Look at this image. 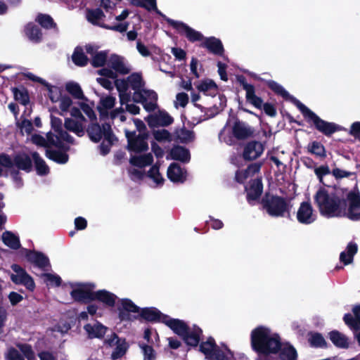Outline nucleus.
Listing matches in <instances>:
<instances>
[{"label": "nucleus", "instance_id": "30", "mask_svg": "<svg viewBox=\"0 0 360 360\" xmlns=\"http://www.w3.org/2000/svg\"><path fill=\"white\" fill-rule=\"evenodd\" d=\"M139 314L144 319L149 321H158L162 322L163 317L167 316V315L162 314L159 310L154 307L140 309Z\"/></svg>", "mask_w": 360, "mask_h": 360}, {"label": "nucleus", "instance_id": "51", "mask_svg": "<svg viewBox=\"0 0 360 360\" xmlns=\"http://www.w3.org/2000/svg\"><path fill=\"white\" fill-rule=\"evenodd\" d=\"M74 63L79 66H84L87 64L88 58L84 55V49L81 47H77L72 56Z\"/></svg>", "mask_w": 360, "mask_h": 360}, {"label": "nucleus", "instance_id": "62", "mask_svg": "<svg viewBox=\"0 0 360 360\" xmlns=\"http://www.w3.org/2000/svg\"><path fill=\"white\" fill-rule=\"evenodd\" d=\"M121 305L123 310L129 312L139 313L140 308L134 304L130 300L122 299L121 300Z\"/></svg>", "mask_w": 360, "mask_h": 360}, {"label": "nucleus", "instance_id": "26", "mask_svg": "<svg viewBox=\"0 0 360 360\" xmlns=\"http://www.w3.org/2000/svg\"><path fill=\"white\" fill-rule=\"evenodd\" d=\"M85 122L86 120L66 118L64 126L66 129L75 133L78 136H82L84 134Z\"/></svg>", "mask_w": 360, "mask_h": 360}, {"label": "nucleus", "instance_id": "45", "mask_svg": "<svg viewBox=\"0 0 360 360\" xmlns=\"http://www.w3.org/2000/svg\"><path fill=\"white\" fill-rule=\"evenodd\" d=\"M147 176L153 181V187H160L165 182V179L160 173L159 167L157 165H154L150 169Z\"/></svg>", "mask_w": 360, "mask_h": 360}, {"label": "nucleus", "instance_id": "3", "mask_svg": "<svg viewBox=\"0 0 360 360\" xmlns=\"http://www.w3.org/2000/svg\"><path fill=\"white\" fill-rule=\"evenodd\" d=\"M200 351L208 360H232L233 358V353L227 347L217 346L212 338H209L201 342Z\"/></svg>", "mask_w": 360, "mask_h": 360}, {"label": "nucleus", "instance_id": "4", "mask_svg": "<svg viewBox=\"0 0 360 360\" xmlns=\"http://www.w3.org/2000/svg\"><path fill=\"white\" fill-rule=\"evenodd\" d=\"M51 131L47 134L48 141L56 147H63V143H72V138L63 129L62 120L56 117H51Z\"/></svg>", "mask_w": 360, "mask_h": 360}, {"label": "nucleus", "instance_id": "64", "mask_svg": "<svg viewBox=\"0 0 360 360\" xmlns=\"http://www.w3.org/2000/svg\"><path fill=\"white\" fill-rule=\"evenodd\" d=\"M18 347L20 351L23 354L25 357H26L28 360H34V354L31 348V347L28 345H18Z\"/></svg>", "mask_w": 360, "mask_h": 360}, {"label": "nucleus", "instance_id": "19", "mask_svg": "<svg viewBox=\"0 0 360 360\" xmlns=\"http://www.w3.org/2000/svg\"><path fill=\"white\" fill-rule=\"evenodd\" d=\"M98 46L92 44L85 46L86 52L91 56V64L94 67L103 65L107 60V53L105 51H98Z\"/></svg>", "mask_w": 360, "mask_h": 360}, {"label": "nucleus", "instance_id": "60", "mask_svg": "<svg viewBox=\"0 0 360 360\" xmlns=\"http://www.w3.org/2000/svg\"><path fill=\"white\" fill-rule=\"evenodd\" d=\"M112 121H119L120 123L126 121V116L123 108H117L112 110L108 116Z\"/></svg>", "mask_w": 360, "mask_h": 360}, {"label": "nucleus", "instance_id": "47", "mask_svg": "<svg viewBox=\"0 0 360 360\" xmlns=\"http://www.w3.org/2000/svg\"><path fill=\"white\" fill-rule=\"evenodd\" d=\"M104 18V13L99 8L89 10L86 13V18L88 21L94 25H99L101 27V25H105L104 24L100 23V21Z\"/></svg>", "mask_w": 360, "mask_h": 360}, {"label": "nucleus", "instance_id": "61", "mask_svg": "<svg viewBox=\"0 0 360 360\" xmlns=\"http://www.w3.org/2000/svg\"><path fill=\"white\" fill-rule=\"evenodd\" d=\"M178 139L182 143H188L193 140V133L188 129H181L177 133Z\"/></svg>", "mask_w": 360, "mask_h": 360}, {"label": "nucleus", "instance_id": "48", "mask_svg": "<svg viewBox=\"0 0 360 360\" xmlns=\"http://www.w3.org/2000/svg\"><path fill=\"white\" fill-rule=\"evenodd\" d=\"M15 164L20 169L29 172L32 167L31 160L26 154H20L15 158Z\"/></svg>", "mask_w": 360, "mask_h": 360}, {"label": "nucleus", "instance_id": "41", "mask_svg": "<svg viewBox=\"0 0 360 360\" xmlns=\"http://www.w3.org/2000/svg\"><path fill=\"white\" fill-rule=\"evenodd\" d=\"M65 89L75 98L82 101H87L86 98L84 95L80 85L78 83L75 82H69L65 84Z\"/></svg>", "mask_w": 360, "mask_h": 360}, {"label": "nucleus", "instance_id": "54", "mask_svg": "<svg viewBox=\"0 0 360 360\" xmlns=\"http://www.w3.org/2000/svg\"><path fill=\"white\" fill-rule=\"evenodd\" d=\"M26 34L28 38L34 41H38L41 37V33L39 29L34 25L28 24L25 29Z\"/></svg>", "mask_w": 360, "mask_h": 360}, {"label": "nucleus", "instance_id": "24", "mask_svg": "<svg viewBox=\"0 0 360 360\" xmlns=\"http://www.w3.org/2000/svg\"><path fill=\"white\" fill-rule=\"evenodd\" d=\"M196 89L206 96H214L218 93V86L210 79H205L195 84Z\"/></svg>", "mask_w": 360, "mask_h": 360}, {"label": "nucleus", "instance_id": "11", "mask_svg": "<svg viewBox=\"0 0 360 360\" xmlns=\"http://www.w3.org/2000/svg\"><path fill=\"white\" fill-rule=\"evenodd\" d=\"M11 269L13 273L11 274V281L17 285H22L27 289L32 291L35 288L32 278L25 271L24 269L18 264H13Z\"/></svg>", "mask_w": 360, "mask_h": 360}, {"label": "nucleus", "instance_id": "9", "mask_svg": "<svg viewBox=\"0 0 360 360\" xmlns=\"http://www.w3.org/2000/svg\"><path fill=\"white\" fill-rule=\"evenodd\" d=\"M133 99L141 103L147 111H153L157 108V94L152 90L143 89L141 91L134 92Z\"/></svg>", "mask_w": 360, "mask_h": 360}, {"label": "nucleus", "instance_id": "16", "mask_svg": "<svg viewBox=\"0 0 360 360\" xmlns=\"http://www.w3.org/2000/svg\"><path fill=\"white\" fill-rule=\"evenodd\" d=\"M126 137L128 140L129 149L135 152H141L147 150L148 143L146 137L143 134H140L135 137L133 131L125 129Z\"/></svg>", "mask_w": 360, "mask_h": 360}, {"label": "nucleus", "instance_id": "44", "mask_svg": "<svg viewBox=\"0 0 360 360\" xmlns=\"http://www.w3.org/2000/svg\"><path fill=\"white\" fill-rule=\"evenodd\" d=\"M354 319L350 314H345L344 321L347 325L354 329L360 328V306L353 308Z\"/></svg>", "mask_w": 360, "mask_h": 360}, {"label": "nucleus", "instance_id": "1", "mask_svg": "<svg viewBox=\"0 0 360 360\" xmlns=\"http://www.w3.org/2000/svg\"><path fill=\"white\" fill-rule=\"evenodd\" d=\"M347 191L342 188H321L314 195L315 202L321 215L326 217H340L345 214Z\"/></svg>", "mask_w": 360, "mask_h": 360}, {"label": "nucleus", "instance_id": "56", "mask_svg": "<svg viewBox=\"0 0 360 360\" xmlns=\"http://www.w3.org/2000/svg\"><path fill=\"white\" fill-rule=\"evenodd\" d=\"M86 101H82L79 103V105L82 110L86 114V115L89 117V120L94 122L96 120V115L93 109L94 103H88L85 102Z\"/></svg>", "mask_w": 360, "mask_h": 360}, {"label": "nucleus", "instance_id": "53", "mask_svg": "<svg viewBox=\"0 0 360 360\" xmlns=\"http://www.w3.org/2000/svg\"><path fill=\"white\" fill-rule=\"evenodd\" d=\"M46 156L60 164L66 163L68 160V155L66 153L55 150H47Z\"/></svg>", "mask_w": 360, "mask_h": 360}, {"label": "nucleus", "instance_id": "23", "mask_svg": "<svg viewBox=\"0 0 360 360\" xmlns=\"http://www.w3.org/2000/svg\"><path fill=\"white\" fill-rule=\"evenodd\" d=\"M169 179L174 183H182L186 179V172L176 163H172L167 169Z\"/></svg>", "mask_w": 360, "mask_h": 360}, {"label": "nucleus", "instance_id": "2", "mask_svg": "<svg viewBox=\"0 0 360 360\" xmlns=\"http://www.w3.org/2000/svg\"><path fill=\"white\" fill-rule=\"evenodd\" d=\"M250 340L252 349L259 354H276L281 347L278 335L264 326H257L251 331Z\"/></svg>", "mask_w": 360, "mask_h": 360}, {"label": "nucleus", "instance_id": "27", "mask_svg": "<svg viewBox=\"0 0 360 360\" xmlns=\"http://www.w3.org/2000/svg\"><path fill=\"white\" fill-rule=\"evenodd\" d=\"M172 122L173 119L172 117L164 111H160L158 113L148 117V122L150 126H155L156 124L167 126L172 123Z\"/></svg>", "mask_w": 360, "mask_h": 360}, {"label": "nucleus", "instance_id": "57", "mask_svg": "<svg viewBox=\"0 0 360 360\" xmlns=\"http://www.w3.org/2000/svg\"><path fill=\"white\" fill-rule=\"evenodd\" d=\"M41 278H43L44 283L51 287L58 286L60 285L61 278L59 276L54 274H44L41 275Z\"/></svg>", "mask_w": 360, "mask_h": 360}, {"label": "nucleus", "instance_id": "52", "mask_svg": "<svg viewBox=\"0 0 360 360\" xmlns=\"http://www.w3.org/2000/svg\"><path fill=\"white\" fill-rule=\"evenodd\" d=\"M13 93L15 101L21 104L26 105L30 102V98L27 91L24 88H13Z\"/></svg>", "mask_w": 360, "mask_h": 360}, {"label": "nucleus", "instance_id": "13", "mask_svg": "<svg viewBox=\"0 0 360 360\" xmlns=\"http://www.w3.org/2000/svg\"><path fill=\"white\" fill-rule=\"evenodd\" d=\"M297 221L304 225H309L316 221L317 214L309 202H302L296 212Z\"/></svg>", "mask_w": 360, "mask_h": 360}, {"label": "nucleus", "instance_id": "22", "mask_svg": "<svg viewBox=\"0 0 360 360\" xmlns=\"http://www.w3.org/2000/svg\"><path fill=\"white\" fill-rule=\"evenodd\" d=\"M162 323L169 327L176 334L179 336L182 337L187 332L188 327L186 324L179 319H172L167 316L166 317H163Z\"/></svg>", "mask_w": 360, "mask_h": 360}, {"label": "nucleus", "instance_id": "14", "mask_svg": "<svg viewBox=\"0 0 360 360\" xmlns=\"http://www.w3.org/2000/svg\"><path fill=\"white\" fill-rule=\"evenodd\" d=\"M87 133L90 139L95 143L100 141L102 138L110 140L112 136L111 127L109 124H103L101 127L98 124L92 123L88 127Z\"/></svg>", "mask_w": 360, "mask_h": 360}, {"label": "nucleus", "instance_id": "12", "mask_svg": "<svg viewBox=\"0 0 360 360\" xmlns=\"http://www.w3.org/2000/svg\"><path fill=\"white\" fill-rule=\"evenodd\" d=\"M104 345L110 347H115L111 354V358L113 360L122 358L128 349V345L125 340L119 338L115 333L107 337L104 340Z\"/></svg>", "mask_w": 360, "mask_h": 360}, {"label": "nucleus", "instance_id": "28", "mask_svg": "<svg viewBox=\"0 0 360 360\" xmlns=\"http://www.w3.org/2000/svg\"><path fill=\"white\" fill-rule=\"evenodd\" d=\"M262 190V180L260 179L254 180L249 187L246 188L248 200L251 203L257 200L260 197Z\"/></svg>", "mask_w": 360, "mask_h": 360}, {"label": "nucleus", "instance_id": "40", "mask_svg": "<svg viewBox=\"0 0 360 360\" xmlns=\"http://www.w3.org/2000/svg\"><path fill=\"white\" fill-rule=\"evenodd\" d=\"M153 161V155L150 153L145 155H134L130 158V162L134 167H144L150 165Z\"/></svg>", "mask_w": 360, "mask_h": 360}, {"label": "nucleus", "instance_id": "25", "mask_svg": "<svg viewBox=\"0 0 360 360\" xmlns=\"http://www.w3.org/2000/svg\"><path fill=\"white\" fill-rule=\"evenodd\" d=\"M262 163H253L248 166L246 169L238 170L236 173V179L239 183H244L248 178L257 174L261 169Z\"/></svg>", "mask_w": 360, "mask_h": 360}, {"label": "nucleus", "instance_id": "8", "mask_svg": "<svg viewBox=\"0 0 360 360\" xmlns=\"http://www.w3.org/2000/svg\"><path fill=\"white\" fill-rule=\"evenodd\" d=\"M48 97L52 103H58L59 108L61 111L60 115L67 112L72 104V99L67 95H63L62 89L56 86L46 84Z\"/></svg>", "mask_w": 360, "mask_h": 360}, {"label": "nucleus", "instance_id": "55", "mask_svg": "<svg viewBox=\"0 0 360 360\" xmlns=\"http://www.w3.org/2000/svg\"><path fill=\"white\" fill-rule=\"evenodd\" d=\"M283 155L284 151H279L276 149L269 150L266 153L267 158L274 162L277 167H280L281 165H283L282 160Z\"/></svg>", "mask_w": 360, "mask_h": 360}, {"label": "nucleus", "instance_id": "35", "mask_svg": "<svg viewBox=\"0 0 360 360\" xmlns=\"http://www.w3.org/2000/svg\"><path fill=\"white\" fill-rule=\"evenodd\" d=\"M358 250L356 244L349 243L345 250L342 252L340 255V261L345 264L347 265L352 262L353 257L356 253Z\"/></svg>", "mask_w": 360, "mask_h": 360}, {"label": "nucleus", "instance_id": "58", "mask_svg": "<svg viewBox=\"0 0 360 360\" xmlns=\"http://www.w3.org/2000/svg\"><path fill=\"white\" fill-rule=\"evenodd\" d=\"M308 151L319 157H325L326 151L323 146L316 141H314L308 146Z\"/></svg>", "mask_w": 360, "mask_h": 360}, {"label": "nucleus", "instance_id": "32", "mask_svg": "<svg viewBox=\"0 0 360 360\" xmlns=\"http://www.w3.org/2000/svg\"><path fill=\"white\" fill-rule=\"evenodd\" d=\"M202 330L196 326L192 329L187 328L186 333L182 336L186 343L191 346H197L199 342Z\"/></svg>", "mask_w": 360, "mask_h": 360}, {"label": "nucleus", "instance_id": "21", "mask_svg": "<svg viewBox=\"0 0 360 360\" xmlns=\"http://www.w3.org/2000/svg\"><path fill=\"white\" fill-rule=\"evenodd\" d=\"M116 102L115 97L112 96H103L101 97L97 109L101 117H108L109 110H112Z\"/></svg>", "mask_w": 360, "mask_h": 360}, {"label": "nucleus", "instance_id": "43", "mask_svg": "<svg viewBox=\"0 0 360 360\" xmlns=\"http://www.w3.org/2000/svg\"><path fill=\"white\" fill-rule=\"evenodd\" d=\"M329 337L336 347L340 348H347L349 347L348 338L344 334L338 331H332L329 333Z\"/></svg>", "mask_w": 360, "mask_h": 360}, {"label": "nucleus", "instance_id": "7", "mask_svg": "<svg viewBox=\"0 0 360 360\" xmlns=\"http://www.w3.org/2000/svg\"><path fill=\"white\" fill-rule=\"evenodd\" d=\"M108 65L112 69L103 68L98 71V74L108 78H115L117 72L127 74L130 71V67L124 58L117 55H113L109 58Z\"/></svg>", "mask_w": 360, "mask_h": 360}, {"label": "nucleus", "instance_id": "17", "mask_svg": "<svg viewBox=\"0 0 360 360\" xmlns=\"http://www.w3.org/2000/svg\"><path fill=\"white\" fill-rule=\"evenodd\" d=\"M264 150V145L262 143L252 141L245 145L243 155L247 160H253L260 157Z\"/></svg>", "mask_w": 360, "mask_h": 360}, {"label": "nucleus", "instance_id": "46", "mask_svg": "<svg viewBox=\"0 0 360 360\" xmlns=\"http://www.w3.org/2000/svg\"><path fill=\"white\" fill-rule=\"evenodd\" d=\"M279 349L281 350L280 356L282 360H296L297 352L290 345H281Z\"/></svg>", "mask_w": 360, "mask_h": 360}, {"label": "nucleus", "instance_id": "50", "mask_svg": "<svg viewBox=\"0 0 360 360\" xmlns=\"http://www.w3.org/2000/svg\"><path fill=\"white\" fill-rule=\"evenodd\" d=\"M32 156L35 164L37 174L39 175H45L48 174L49 169L44 160L39 157V154L37 153H33Z\"/></svg>", "mask_w": 360, "mask_h": 360}, {"label": "nucleus", "instance_id": "39", "mask_svg": "<svg viewBox=\"0 0 360 360\" xmlns=\"http://www.w3.org/2000/svg\"><path fill=\"white\" fill-rule=\"evenodd\" d=\"M202 46L216 54H220L223 51L221 42L215 37L206 38L202 42Z\"/></svg>", "mask_w": 360, "mask_h": 360}, {"label": "nucleus", "instance_id": "20", "mask_svg": "<svg viewBox=\"0 0 360 360\" xmlns=\"http://www.w3.org/2000/svg\"><path fill=\"white\" fill-rule=\"evenodd\" d=\"M84 328L89 338H102L108 331V328L99 322L86 324Z\"/></svg>", "mask_w": 360, "mask_h": 360}, {"label": "nucleus", "instance_id": "42", "mask_svg": "<svg viewBox=\"0 0 360 360\" xmlns=\"http://www.w3.org/2000/svg\"><path fill=\"white\" fill-rule=\"evenodd\" d=\"M2 240L8 248L17 250L20 247V243L18 236L11 231H5L2 234Z\"/></svg>", "mask_w": 360, "mask_h": 360}, {"label": "nucleus", "instance_id": "37", "mask_svg": "<svg viewBox=\"0 0 360 360\" xmlns=\"http://www.w3.org/2000/svg\"><path fill=\"white\" fill-rule=\"evenodd\" d=\"M116 298L114 294L105 290H98L94 294V300H98L110 307L114 305Z\"/></svg>", "mask_w": 360, "mask_h": 360}, {"label": "nucleus", "instance_id": "59", "mask_svg": "<svg viewBox=\"0 0 360 360\" xmlns=\"http://www.w3.org/2000/svg\"><path fill=\"white\" fill-rule=\"evenodd\" d=\"M139 347L143 356V360H155L156 354L150 345H147L144 343H140Z\"/></svg>", "mask_w": 360, "mask_h": 360}, {"label": "nucleus", "instance_id": "34", "mask_svg": "<svg viewBox=\"0 0 360 360\" xmlns=\"http://www.w3.org/2000/svg\"><path fill=\"white\" fill-rule=\"evenodd\" d=\"M115 86L119 91L120 104L121 105H123L127 101H129V94L127 91L130 87L127 79H117L115 81Z\"/></svg>", "mask_w": 360, "mask_h": 360}, {"label": "nucleus", "instance_id": "15", "mask_svg": "<svg viewBox=\"0 0 360 360\" xmlns=\"http://www.w3.org/2000/svg\"><path fill=\"white\" fill-rule=\"evenodd\" d=\"M348 218L352 220H360V195L357 191H351L347 194Z\"/></svg>", "mask_w": 360, "mask_h": 360}, {"label": "nucleus", "instance_id": "63", "mask_svg": "<svg viewBox=\"0 0 360 360\" xmlns=\"http://www.w3.org/2000/svg\"><path fill=\"white\" fill-rule=\"evenodd\" d=\"M37 22L45 28H51L55 25L51 16L44 14H39L37 18Z\"/></svg>", "mask_w": 360, "mask_h": 360}, {"label": "nucleus", "instance_id": "49", "mask_svg": "<svg viewBox=\"0 0 360 360\" xmlns=\"http://www.w3.org/2000/svg\"><path fill=\"white\" fill-rule=\"evenodd\" d=\"M127 82L129 87L134 89L135 91L134 92L141 91L143 89V82L141 76L138 73H134L129 76Z\"/></svg>", "mask_w": 360, "mask_h": 360}, {"label": "nucleus", "instance_id": "31", "mask_svg": "<svg viewBox=\"0 0 360 360\" xmlns=\"http://www.w3.org/2000/svg\"><path fill=\"white\" fill-rule=\"evenodd\" d=\"M167 160H176L181 162H187L190 160V153L188 150L181 146H175L167 156Z\"/></svg>", "mask_w": 360, "mask_h": 360}, {"label": "nucleus", "instance_id": "6", "mask_svg": "<svg viewBox=\"0 0 360 360\" xmlns=\"http://www.w3.org/2000/svg\"><path fill=\"white\" fill-rule=\"evenodd\" d=\"M264 207L266 212L274 217H284L289 214L290 207L286 202L280 197L268 196L264 202Z\"/></svg>", "mask_w": 360, "mask_h": 360}, {"label": "nucleus", "instance_id": "33", "mask_svg": "<svg viewBox=\"0 0 360 360\" xmlns=\"http://www.w3.org/2000/svg\"><path fill=\"white\" fill-rule=\"evenodd\" d=\"M220 141L224 142L228 145H233L236 142V137L233 134L231 122L229 120L221 131L219 135Z\"/></svg>", "mask_w": 360, "mask_h": 360}, {"label": "nucleus", "instance_id": "5", "mask_svg": "<svg viewBox=\"0 0 360 360\" xmlns=\"http://www.w3.org/2000/svg\"><path fill=\"white\" fill-rule=\"evenodd\" d=\"M296 105L302 112L304 117L309 121L312 122L316 128L326 135L331 134L336 131V127L334 124L327 122L319 117L314 112L306 107L304 104L297 101Z\"/></svg>", "mask_w": 360, "mask_h": 360}, {"label": "nucleus", "instance_id": "38", "mask_svg": "<svg viewBox=\"0 0 360 360\" xmlns=\"http://www.w3.org/2000/svg\"><path fill=\"white\" fill-rule=\"evenodd\" d=\"M243 88L246 91V98L248 102L252 104L257 108H261L262 106V100L257 96L255 94V89L252 85L245 84Z\"/></svg>", "mask_w": 360, "mask_h": 360}, {"label": "nucleus", "instance_id": "18", "mask_svg": "<svg viewBox=\"0 0 360 360\" xmlns=\"http://www.w3.org/2000/svg\"><path fill=\"white\" fill-rule=\"evenodd\" d=\"M168 21L174 27L178 30L179 32L185 34L187 39L191 41L202 39L203 37L200 32L192 29L186 24L172 20H169Z\"/></svg>", "mask_w": 360, "mask_h": 360}, {"label": "nucleus", "instance_id": "10", "mask_svg": "<svg viewBox=\"0 0 360 360\" xmlns=\"http://www.w3.org/2000/svg\"><path fill=\"white\" fill-rule=\"evenodd\" d=\"M94 285L90 283H75L72 285L71 297L78 302L94 300Z\"/></svg>", "mask_w": 360, "mask_h": 360}, {"label": "nucleus", "instance_id": "29", "mask_svg": "<svg viewBox=\"0 0 360 360\" xmlns=\"http://www.w3.org/2000/svg\"><path fill=\"white\" fill-rule=\"evenodd\" d=\"M232 124L233 134L236 139H245L252 134V130L247 124L240 121H235Z\"/></svg>", "mask_w": 360, "mask_h": 360}, {"label": "nucleus", "instance_id": "36", "mask_svg": "<svg viewBox=\"0 0 360 360\" xmlns=\"http://www.w3.org/2000/svg\"><path fill=\"white\" fill-rule=\"evenodd\" d=\"M26 257L28 261L39 267H45L49 265L48 258L40 252L28 251Z\"/></svg>", "mask_w": 360, "mask_h": 360}]
</instances>
